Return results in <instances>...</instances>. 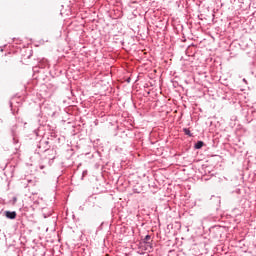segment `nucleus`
Returning <instances> with one entry per match:
<instances>
[{
    "instance_id": "1",
    "label": "nucleus",
    "mask_w": 256,
    "mask_h": 256,
    "mask_svg": "<svg viewBox=\"0 0 256 256\" xmlns=\"http://www.w3.org/2000/svg\"><path fill=\"white\" fill-rule=\"evenodd\" d=\"M246 122L247 123H251V121H255L256 120V109L251 107V108H246Z\"/></svg>"
},
{
    "instance_id": "2",
    "label": "nucleus",
    "mask_w": 256,
    "mask_h": 256,
    "mask_svg": "<svg viewBox=\"0 0 256 256\" xmlns=\"http://www.w3.org/2000/svg\"><path fill=\"white\" fill-rule=\"evenodd\" d=\"M139 249H142V251H148V253H151L153 251V243H151V242H140L139 243Z\"/></svg>"
},
{
    "instance_id": "3",
    "label": "nucleus",
    "mask_w": 256,
    "mask_h": 256,
    "mask_svg": "<svg viewBox=\"0 0 256 256\" xmlns=\"http://www.w3.org/2000/svg\"><path fill=\"white\" fill-rule=\"evenodd\" d=\"M5 217H7V219H17V212L5 211Z\"/></svg>"
},
{
    "instance_id": "4",
    "label": "nucleus",
    "mask_w": 256,
    "mask_h": 256,
    "mask_svg": "<svg viewBox=\"0 0 256 256\" xmlns=\"http://www.w3.org/2000/svg\"><path fill=\"white\" fill-rule=\"evenodd\" d=\"M46 151H49V146L44 145V146L41 147V149H39L37 147V149L35 150V153L37 155H40V153H46Z\"/></svg>"
},
{
    "instance_id": "5",
    "label": "nucleus",
    "mask_w": 256,
    "mask_h": 256,
    "mask_svg": "<svg viewBox=\"0 0 256 256\" xmlns=\"http://www.w3.org/2000/svg\"><path fill=\"white\" fill-rule=\"evenodd\" d=\"M49 147V141H43L41 140L38 144H37V148L41 149L42 147Z\"/></svg>"
},
{
    "instance_id": "6",
    "label": "nucleus",
    "mask_w": 256,
    "mask_h": 256,
    "mask_svg": "<svg viewBox=\"0 0 256 256\" xmlns=\"http://www.w3.org/2000/svg\"><path fill=\"white\" fill-rule=\"evenodd\" d=\"M205 145V142L199 140L194 144V149H201Z\"/></svg>"
},
{
    "instance_id": "7",
    "label": "nucleus",
    "mask_w": 256,
    "mask_h": 256,
    "mask_svg": "<svg viewBox=\"0 0 256 256\" xmlns=\"http://www.w3.org/2000/svg\"><path fill=\"white\" fill-rule=\"evenodd\" d=\"M140 243H151V235H146L144 239L140 241Z\"/></svg>"
},
{
    "instance_id": "8",
    "label": "nucleus",
    "mask_w": 256,
    "mask_h": 256,
    "mask_svg": "<svg viewBox=\"0 0 256 256\" xmlns=\"http://www.w3.org/2000/svg\"><path fill=\"white\" fill-rule=\"evenodd\" d=\"M183 133L187 135L188 137H193V133H191V130L189 128H183Z\"/></svg>"
},
{
    "instance_id": "9",
    "label": "nucleus",
    "mask_w": 256,
    "mask_h": 256,
    "mask_svg": "<svg viewBox=\"0 0 256 256\" xmlns=\"http://www.w3.org/2000/svg\"><path fill=\"white\" fill-rule=\"evenodd\" d=\"M12 136H13V143L17 145L19 143V140L15 137V132L12 131Z\"/></svg>"
},
{
    "instance_id": "10",
    "label": "nucleus",
    "mask_w": 256,
    "mask_h": 256,
    "mask_svg": "<svg viewBox=\"0 0 256 256\" xmlns=\"http://www.w3.org/2000/svg\"><path fill=\"white\" fill-rule=\"evenodd\" d=\"M85 175H87V170H84V171L82 172V179H83V177H85Z\"/></svg>"
},
{
    "instance_id": "11",
    "label": "nucleus",
    "mask_w": 256,
    "mask_h": 256,
    "mask_svg": "<svg viewBox=\"0 0 256 256\" xmlns=\"http://www.w3.org/2000/svg\"><path fill=\"white\" fill-rule=\"evenodd\" d=\"M12 201H13V204L15 205V203H17V197H13Z\"/></svg>"
},
{
    "instance_id": "12",
    "label": "nucleus",
    "mask_w": 256,
    "mask_h": 256,
    "mask_svg": "<svg viewBox=\"0 0 256 256\" xmlns=\"http://www.w3.org/2000/svg\"><path fill=\"white\" fill-rule=\"evenodd\" d=\"M126 83H131V78H127Z\"/></svg>"
},
{
    "instance_id": "13",
    "label": "nucleus",
    "mask_w": 256,
    "mask_h": 256,
    "mask_svg": "<svg viewBox=\"0 0 256 256\" xmlns=\"http://www.w3.org/2000/svg\"><path fill=\"white\" fill-rule=\"evenodd\" d=\"M11 111H13V102H10Z\"/></svg>"
},
{
    "instance_id": "14",
    "label": "nucleus",
    "mask_w": 256,
    "mask_h": 256,
    "mask_svg": "<svg viewBox=\"0 0 256 256\" xmlns=\"http://www.w3.org/2000/svg\"><path fill=\"white\" fill-rule=\"evenodd\" d=\"M213 229H219V226H214Z\"/></svg>"
},
{
    "instance_id": "15",
    "label": "nucleus",
    "mask_w": 256,
    "mask_h": 256,
    "mask_svg": "<svg viewBox=\"0 0 256 256\" xmlns=\"http://www.w3.org/2000/svg\"><path fill=\"white\" fill-rule=\"evenodd\" d=\"M44 219H47V215L44 214Z\"/></svg>"
}]
</instances>
